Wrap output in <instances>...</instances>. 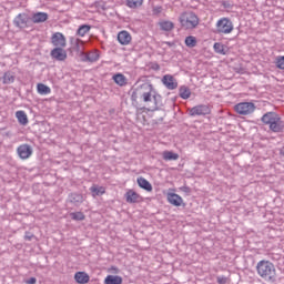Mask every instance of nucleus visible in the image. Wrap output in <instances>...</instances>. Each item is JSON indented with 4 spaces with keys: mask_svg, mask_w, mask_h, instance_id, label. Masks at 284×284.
<instances>
[{
    "mask_svg": "<svg viewBox=\"0 0 284 284\" xmlns=\"http://www.w3.org/2000/svg\"><path fill=\"white\" fill-rule=\"evenodd\" d=\"M139 99H141L143 103H148L149 112H155V110H159L161 94L156 92V89H154V84H152V82H150L149 80L138 83L136 87L133 89L131 94L132 103H136Z\"/></svg>",
    "mask_w": 284,
    "mask_h": 284,
    "instance_id": "f257e3e1",
    "label": "nucleus"
},
{
    "mask_svg": "<svg viewBox=\"0 0 284 284\" xmlns=\"http://www.w3.org/2000/svg\"><path fill=\"white\" fill-rule=\"evenodd\" d=\"M256 272L264 281H274L276 278V267L274 263L262 260L256 264Z\"/></svg>",
    "mask_w": 284,
    "mask_h": 284,
    "instance_id": "f03ea898",
    "label": "nucleus"
},
{
    "mask_svg": "<svg viewBox=\"0 0 284 284\" xmlns=\"http://www.w3.org/2000/svg\"><path fill=\"white\" fill-rule=\"evenodd\" d=\"M262 122L268 125L272 132H283L284 125L281 116L274 112H267L262 116Z\"/></svg>",
    "mask_w": 284,
    "mask_h": 284,
    "instance_id": "7ed1b4c3",
    "label": "nucleus"
},
{
    "mask_svg": "<svg viewBox=\"0 0 284 284\" xmlns=\"http://www.w3.org/2000/svg\"><path fill=\"white\" fill-rule=\"evenodd\" d=\"M179 20L184 30H194L199 26V16L192 11L182 13Z\"/></svg>",
    "mask_w": 284,
    "mask_h": 284,
    "instance_id": "20e7f679",
    "label": "nucleus"
},
{
    "mask_svg": "<svg viewBox=\"0 0 284 284\" xmlns=\"http://www.w3.org/2000/svg\"><path fill=\"white\" fill-rule=\"evenodd\" d=\"M234 30V24L227 18H221L216 22V33L217 34H230Z\"/></svg>",
    "mask_w": 284,
    "mask_h": 284,
    "instance_id": "39448f33",
    "label": "nucleus"
},
{
    "mask_svg": "<svg viewBox=\"0 0 284 284\" xmlns=\"http://www.w3.org/2000/svg\"><path fill=\"white\" fill-rule=\"evenodd\" d=\"M235 112L237 114H242L243 116H247V114L254 113L256 110V105L252 102H240L234 106Z\"/></svg>",
    "mask_w": 284,
    "mask_h": 284,
    "instance_id": "423d86ee",
    "label": "nucleus"
},
{
    "mask_svg": "<svg viewBox=\"0 0 284 284\" xmlns=\"http://www.w3.org/2000/svg\"><path fill=\"white\" fill-rule=\"evenodd\" d=\"M65 47H55L51 50L50 57L54 61H65L68 59V51L64 49Z\"/></svg>",
    "mask_w": 284,
    "mask_h": 284,
    "instance_id": "0eeeda50",
    "label": "nucleus"
},
{
    "mask_svg": "<svg viewBox=\"0 0 284 284\" xmlns=\"http://www.w3.org/2000/svg\"><path fill=\"white\" fill-rule=\"evenodd\" d=\"M70 45H71V50L73 52H77L79 57H83V54H85V52H83V41L81 39L71 37Z\"/></svg>",
    "mask_w": 284,
    "mask_h": 284,
    "instance_id": "6e6552de",
    "label": "nucleus"
},
{
    "mask_svg": "<svg viewBox=\"0 0 284 284\" xmlns=\"http://www.w3.org/2000/svg\"><path fill=\"white\" fill-rule=\"evenodd\" d=\"M51 43L54 45V48H65V45H68L65 36H63L61 32H55L52 34Z\"/></svg>",
    "mask_w": 284,
    "mask_h": 284,
    "instance_id": "1a4fd4ad",
    "label": "nucleus"
},
{
    "mask_svg": "<svg viewBox=\"0 0 284 284\" xmlns=\"http://www.w3.org/2000/svg\"><path fill=\"white\" fill-rule=\"evenodd\" d=\"M189 112L191 116H205L206 114H210V106L200 104L190 109Z\"/></svg>",
    "mask_w": 284,
    "mask_h": 284,
    "instance_id": "9d476101",
    "label": "nucleus"
},
{
    "mask_svg": "<svg viewBox=\"0 0 284 284\" xmlns=\"http://www.w3.org/2000/svg\"><path fill=\"white\" fill-rule=\"evenodd\" d=\"M18 155L22 161H26V159H30L32 156V146L30 144H21L17 149Z\"/></svg>",
    "mask_w": 284,
    "mask_h": 284,
    "instance_id": "9b49d317",
    "label": "nucleus"
},
{
    "mask_svg": "<svg viewBox=\"0 0 284 284\" xmlns=\"http://www.w3.org/2000/svg\"><path fill=\"white\" fill-rule=\"evenodd\" d=\"M162 83L168 90H176L179 88V82L175 80L174 75L165 74L162 78Z\"/></svg>",
    "mask_w": 284,
    "mask_h": 284,
    "instance_id": "f8f14e48",
    "label": "nucleus"
},
{
    "mask_svg": "<svg viewBox=\"0 0 284 284\" xmlns=\"http://www.w3.org/2000/svg\"><path fill=\"white\" fill-rule=\"evenodd\" d=\"M101 59V54L99 53V50H93L88 53L82 54V61L89 62V63H97Z\"/></svg>",
    "mask_w": 284,
    "mask_h": 284,
    "instance_id": "ddd939ff",
    "label": "nucleus"
},
{
    "mask_svg": "<svg viewBox=\"0 0 284 284\" xmlns=\"http://www.w3.org/2000/svg\"><path fill=\"white\" fill-rule=\"evenodd\" d=\"M124 199L126 203H141V201H143V197H141V195L134 190L126 191Z\"/></svg>",
    "mask_w": 284,
    "mask_h": 284,
    "instance_id": "4468645a",
    "label": "nucleus"
},
{
    "mask_svg": "<svg viewBox=\"0 0 284 284\" xmlns=\"http://www.w3.org/2000/svg\"><path fill=\"white\" fill-rule=\"evenodd\" d=\"M118 41L121 45H130L132 36L128 31H120L118 33Z\"/></svg>",
    "mask_w": 284,
    "mask_h": 284,
    "instance_id": "2eb2a0df",
    "label": "nucleus"
},
{
    "mask_svg": "<svg viewBox=\"0 0 284 284\" xmlns=\"http://www.w3.org/2000/svg\"><path fill=\"white\" fill-rule=\"evenodd\" d=\"M168 202L175 207H181L183 205V197L176 193H169L168 194Z\"/></svg>",
    "mask_w": 284,
    "mask_h": 284,
    "instance_id": "dca6fc26",
    "label": "nucleus"
},
{
    "mask_svg": "<svg viewBox=\"0 0 284 284\" xmlns=\"http://www.w3.org/2000/svg\"><path fill=\"white\" fill-rule=\"evenodd\" d=\"M13 23L16 28H26V26H28V16L26 13L18 14Z\"/></svg>",
    "mask_w": 284,
    "mask_h": 284,
    "instance_id": "f3484780",
    "label": "nucleus"
},
{
    "mask_svg": "<svg viewBox=\"0 0 284 284\" xmlns=\"http://www.w3.org/2000/svg\"><path fill=\"white\" fill-rule=\"evenodd\" d=\"M48 17L49 16L45 12H36L32 14L31 21L32 23H45Z\"/></svg>",
    "mask_w": 284,
    "mask_h": 284,
    "instance_id": "a211bd4d",
    "label": "nucleus"
},
{
    "mask_svg": "<svg viewBox=\"0 0 284 284\" xmlns=\"http://www.w3.org/2000/svg\"><path fill=\"white\" fill-rule=\"evenodd\" d=\"M74 280L79 284L90 283V275H88V273H85V272H77L74 274Z\"/></svg>",
    "mask_w": 284,
    "mask_h": 284,
    "instance_id": "6ab92c4d",
    "label": "nucleus"
},
{
    "mask_svg": "<svg viewBox=\"0 0 284 284\" xmlns=\"http://www.w3.org/2000/svg\"><path fill=\"white\" fill-rule=\"evenodd\" d=\"M113 81L116 83V85H120V88H123L128 85V78L123 75V73H116L113 75Z\"/></svg>",
    "mask_w": 284,
    "mask_h": 284,
    "instance_id": "aec40b11",
    "label": "nucleus"
},
{
    "mask_svg": "<svg viewBox=\"0 0 284 284\" xmlns=\"http://www.w3.org/2000/svg\"><path fill=\"white\" fill-rule=\"evenodd\" d=\"M138 185L146 192H152V184L145 178H138Z\"/></svg>",
    "mask_w": 284,
    "mask_h": 284,
    "instance_id": "412c9836",
    "label": "nucleus"
},
{
    "mask_svg": "<svg viewBox=\"0 0 284 284\" xmlns=\"http://www.w3.org/2000/svg\"><path fill=\"white\" fill-rule=\"evenodd\" d=\"M69 201L73 204V205H81V203H83V195L79 194V193H71L69 195Z\"/></svg>",
    "mask_w": 284,
    "mask_h": 284,
    "instance_id": "4be33fe9",
    "label": "nucleus"
},
{
    "mask_svg": "<svg viewBox=\"0 0 284 284\" xmlns=\"http://www.w3.org/2000/svg\"><path fill=\"white\" fill-rule=\"evenodd\" d=\"M105 284H122L123 277L119 275H108L104 280Z\"/></svg>",
    "mask_w": 284,
    "mask_h": 284,
    "instance_id": "5701e85b",
    "label": "nucleus"
},
{
    "mask_svg": "<svg viewBox=\"0 0 284 284\" xmlns=\"http://www.w3.org/2000/svg\"><path fill=\"white\" fill-rule=\"evenodd\" d=\"M159 26L164 32H171V30H174V22L170 20H163L159 23Z\"/></svg>",
    "mask_w": 284,
    "mask_h": 284,
    "instance_id": "b1692460",
    "label": "nucleus"
},
{
    "mask_svg": "<svg viewBox=\"0 0 284 284\" xmlns=\"http://www.w3.org/2000/svg\"><path fill=\"white\" fill-rule=\"evenodd\" d=\"M163 161H179V153L172 151H163L162 153Z\"/></svg>",
    "mask_w": 284,
    "mask_h": 284,
    "instance_id": "393cba45",
    "label": "nucleus"
},
{
    "mask_svg": "<svg viewBox=\"0 0 284 284\" xmlns=\"http://www.w3.org/2000/svg\"><path fill=\"white\" fill-rule=\"evenodd\" d=\"M16 118L18 119V123H20V125H28V114H26V111H17Z\"/></svg>",
    "mask_w": 284,
    "mask_h": 284,
    "instance_id": "a878e982",
    "label": "nucleus"
},
{
    "mask_svg": "<svg viewBox=\"0 0 284 284\" xmlns=\"http://www.w3.org/2000/svg\"><path fill=\"white\" fill-rule=\"evenodd\" d=\"M90 192L92 196H102V194H105V187L99 186V185H93L90 187Z\"/></svg>",
    "mask_w": 284,
    "mask_h": 284,
    "instance_id": "bb28decb",
    "label": "nucleus"
},
{
    "mask_svg": "<svg viewBox=\"0 0 284 284\" xmlns=\"http://www.w3.org/2000/svg\"><path fill=\"white\" fill-rule=\"evenodd\" d=\"M179 94L181 97V99H190V97H192V91H190V88H187L186 85H182L179 89Z\"/></svg>",
    "mask_w": 284,
    "mask_h": 284,
    "instance_id": "cd10ccee",
    "label": "nucleus"
},
{
    "mask_svg": "<svg viewBox=\"0 0 284 284\" xmlns=\"http://www.w3.org/2000/svg\"><path fill=\"white\" fill-rule=\"evenodd\" d=\"M213 50L214 52H216V54H227V51H225V45L220 43V42H215L213 45Z\"/></svg>",
    "mask_w": 284,
    "mask_h": 284,
    "instance_id": "c85d7f7f",
    "label": "nucleus"
},
{
    "mask_svg": "<svg viewBox=\"0 0 284 284\" xmlns=\"http://www.w3.org/2000/svg\"><path fill=\"white\" fill-rule=\"evenodd\" d=\"M37 90H38V94H50V92H52L50 87H48L43 83H38Z\"/></svg>",
    "mask_w": 284,
    "mask_h": 284,
    "instance_id": "c756f323",
    "label": "nucleus"
},
{
    "mask_svg": "<svg viewBox=\"0 0 284 284\" xmlns=\"http://www.w3.org/2000/svg\"><path fill=\"white\" fill-rule=\"evenodd\" d=\"M91 27L89 24H82L79 27V29L77 30V34L79 37H84L88 34V32H90Z\"/></svg>",
    "mask_w": 284,
    "mask_h": 284,
    "instance_id": "7c9ffc66",
    "label": "nucleus"
},
{
    "mask_svg": "<svg viewBox=\"0 0 284 284\" xmlns=\"http://www.w3.org/2000/svg\"><path fill=\"white\" fill-rule=\"evenodd\" d=\"M2 83L4 85H10V83H14V75L10 72H6L2 77Z\"/></svg>",
    "mask_w": 284,
    "mask_h": 284,
    "instance_id": "2f4dec72",
    "label": "nucleus"
},
{
    "mask_svg": "<svg viewBox=\"0 0 284 284\" xmlns=\"http://www.w3.org/2000/svg\"><path fill=\"white\" fill-rule=\"evenodd\" d=\"M128 8H141L143 0H126Z\"/></svg>",
    "mask_w": 284,
    "mask_h": 284,
    "instance_id": "473e14b6",
    "label": "nucleus"
},
{
    "mask_svg": "<svg viewBox=\"0 0 284 284\" xmlns=\"http://www.w3.org/2000/svg\"><path fill=\"white\" fill-rule=\"evenodd\" d=\"M185 45L187 48H196V38L194 36H189L185 38Z\"/></svg>",
    "mask_w": 284,
    "mask_h": 284,
    "instance_id": "72a5a7b5",
    "label": "nucleus"
},
{
    "mask_svg": "<svg viewBox=\"0 0 284 284\" xmlns=\"http://www.w3.org/2000/svg\"><path fill=\"white\" fill-rule=\"evenodd\" d=\"M70 216L72 221H85V214L83 212H72Z\"/></svg>",
    "mask_w": 284,
    "mask_h": 284,
    "instance_id": "f704fd0d",
    "label": "nucleus"
},
{
    "mask_svg": "<svg viewBox=\"0 0 284 284\" xmlns=\"http://www.w3.org/2000/svg\"><path fill=\"white\" fill-rule=\"evenodd\" d=\"M276 68H278V70H284V55H280L276 58Z\"/></svg>",
    "mask_w": 284,
    "mask_h": 284,
    "instance_id": "c9c22d12",
    "label": "nucleus"
},
{
    "mask_svg": "<svg viewBox=\"0 0 284 284\" xmlns=\"http://www.w3.org/2000/svg\"><path fill=\"white\" fill-rule=\"evenodd\" d=\"M217 283H219V284H225V283H227V277H225V276H217Z\"/></svg>",
    "mask_w": 284,
    "mask_h": 284,
    "instance_id": "e433bc0d",
    "label": "nucleus"
},
{
    "mask_svg": "<svg viewBox=\"0 0 284 284\" xmlns=\"http://www.w3.org/2000/svg\"><path fill=\"white\" fill-rule=\"evenodd\" d=\"M34 235L32 234V233H30V232H26V234H24V240L26 241H32V237H33Z\"/></svg>",
    "mask_w": 284,
    "mask_h": 284,
    "instance_id": "4c0bfd02",
    "label": "nucleus"
},
{
    "mask_svg": "<svg viewBox=\"0 0 284 284\" xmlns=\"http://www.w3.org/2000/svg\"><path fill=\"white\" fill-rule=\"evenodd\" d=\"M26 283L27 284H37V277H31V278L27 280Z\"/></svg>",
    "mask_w": 284,
    "mask_h": 284,
    "instance_id": "58836bf2",
    "label": "nucleus"
},
{
    "mask_svg": "<svg viewBox=\"0 0 284 284\" xmlns=\"http://www.w3.org/2000/svg\"><path fill=\"white\" fill-rule=\"evenodd\" d=\"M166 43V45H172V43L171 42H165Z\"/></svg>",
    "mask_w": 284,
    "mask_h": 284,
    "instance_id": "ea45409f",
    "label": "nucleus"
}]
</instances>
